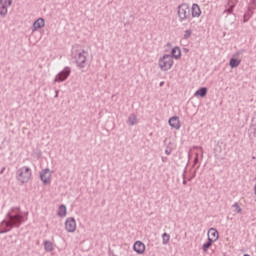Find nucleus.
I'll return each mask as SVG.
<instances>
[{
    "mask_svg": "<svg viewBox=\"0 0 256 256\" xmlns=\"http://www.w3.org/2000/svg\"><path fill=\"white\" fill-rule=\"evenodd\" d=\"M244 256H250V255H248V254H245Z\"/></svg>",
    "mask_w": 256,
    "mask_h": 256,
    "instance_id": "a878e982",
    "label": "nucleus"
},
{
    "mask_svg": "<svg viewBox=\"0 0 256 256\" xmlns=\"http://www.w3.org/2000/svg\"><path fill=\"white\" fill-rule=\"evenodd\" d=\"M213 243H214L213 241L208 240V242L203 244V246H202L203 251H205V253H207V250L209 249V247H211V245H213Z\"/></svg>",
    "mask_w": 256,
    "mask_h": 256,
    "instance_id": "f3484780",
    "label": "nucleus"
},
{
    "mask_svg": "<svg viewBox=\"0 0 256 256\" xmlns=\"http://www.w3.org/2000/svg\"><path fill=\"white\" fill-rule=\"evenodd\" d=\"M65 229L68 233H75V230L77 229V222H75V219L68 218L65 222Z\"/></svg>",
    "mask_w": 256,
    "mask_h": 256,
    "instance_id": "39448f33",
    "label": "nucleus"
},
{
    "mask_svg": "<svg viewBox=\"0 0 256 256\" xmlns=\"http://www.w3.org/2000/svg\"><path fill=\"white\" fill-rule=\"evenodd\" d=\"M234 208L236 213H241V207L239 206V204H234Z\"/></svg>",
    "mask_w": 256,
    "mask_h": 256,
    "instance_id": "b1692460",
    "label": "nucleus"
},
{
    "mask_svg": "<svg viewBox=\"0 0 256 256\" xmlns=\"http://www.w3.org/2000/svg\"><path fill=\"white\" fill-rule=\"evenodd\" d=\"M160 86H163V82L160 83Z\"/></svg>",
    "mask_w": 256,
    "mask_h": 256,
    "instance_id": "393cba45",
    "label": "nucleus"
},
{
    "mask_svg": "<svg viewBox=\"0 0 256 256\" xmlns=\"http://www.w3.org/2000/svg\"><path fill=\"white\" fill-rule=\"evenodd\" d=\"M7 7L8 6H3L0 4V15L5 16V14L7 13Z\"/></svg>",
    "mask_w": 256,
    "mask_h": 256,
    "instance_id": "412c9836",
    "label": "nucleus"
},
{
    "mask_svg": "<svg viewBox=\"0 0 256 256\" xmlns=\"http://www.w3.org/2000/svg\"><path fill=\"white\" fill-rule=\"evenodd\" d=\"M219 240V232L215 228H210L208 230V241H212L215 243V241Z\"/></svg>",
    "mask_w": 256,
    "mask_h": 256,
    "instance_id": "0eeeda50",
    "label": "nucleus"
},
{
    "mask_svg": "<svg viewBox=\"0 0 256 256\" xmlns=\"http://www.w3.org/2000/svg\"><path fill=\"white\" fill-rule=\"evenodd\" d=\"M134 251L139 255H143L145 253V244L141 241H137L134 243Z\"/></svg>",
    "mask_w": 256,
    "mask_h": 256,
    "instance_id": "6e6552de",
    "label": "nucleus"
},
{
    "mask_svg": "<svg viewBox=\"0 0 256 256\" xmlns=\"http://www.w3.org/2000/svg\"><path fill=\"white\" fill-rule=\"evenodd\" d=\"M40 177L44 185H49V183H51V171L49 169L42 171Z\"/></svg>",
    "mask_w": 256,
    "mask_h": 256,
    "instance_id": "423d86ee",
    "label": "nucleus"
},
{
    "mask_svg": "<svg viewBox=\"0 0 256 256\" xmlns=\"http://www.w3.org/2000/svg\"><path fill=\"white\" fill-rule=\"evenodd\" d=\"M239 65H241V60H238V59H235V58H232L230 60V67L235 68V67H239Z\"/></svg>",
    "mask_w": 256,
    "mask_h": 256,
    "instance_id": "2eb2a0df",
    "label": "nucleus"
},
{
    "mask_svg": "<svg viewBox=\"0 0 256 256\" xmlns=\"http://www.w3.org/2000/svg\"><path fill=\"white\" fill-rule=\"evenodd\" d=\"M44 247H45L46 251H51L53 249V243L45 242Z\"/></svg>",
    "mask_w": 256,
    "mask_h": 256,
    "instance_id": "4be33fe9",
    "label": "nucleus"
},
{
    "mask_svg": "<svg viewBox=\"0 0 256 256\" xmlns=\"http://www.w3.org/2000/svg\"><path fill=\"white\" fill-rule=\"evenodd\" d=\"M172 55L174 59H179V57H181V49L179 47H175L172 49Z\"/></svg>",
    "mask_w": 256,
    "mask_h": 256,
    "instance_id": "4468645a",
    "label": "nucleus"
},
{
    "mask_svg": "<svg viewBox=\"0 0 256 256\" xmlns=\"http://www.w3.org/2000/svg\"><path fill=\"white\" fill-rule=\"evenodd\" d=\"M162 239H163L164 245H167V243H169V240L171 239V236L169 234H167V233H164L162 235Z\"/></svg>",
    "mask_w": 256,
    "mask_h": 256,
    "instance_id": "a211bd4d",
    "label": "nucleus"
},
{
    "mask_svg": "<svg viewBox=\"0 0 256 256\" xmlns=\"http://www.w3.org/2000/svg\"><path fill=\"white\" fill-rule=\"evenodd\" d=\"M169 125L173 129H181V121H179V117L174 116L169 119Z\"/></svg>",
    "mask_w": 256,
    "mask_h": 256,
    "instance_id": "1a4fd4ad",
    "label": "nucleus"
},
{
    "mask_svg": "<svg viewBox=\"0 0 256 256\" xmlns=\"http://www.w3.org/2000/svg\"><path fill=\"white\" fill-rule=\"evenodd\" d=\"M18 179L21 183H27L31 179V170L27 167L22 168L19 171Z\"/></svg>",
    "mask_w": 256,
    "mask_h": 256,
    "instance_id": "20e7f679",
    "label": "nucleus"
},
{
    "mask_svg": "<svg viewBox=\"0 0 256 256\" xmlns=\"http://www.w3.org/2000/svg\"><path fill=\"white\" fill-rule=\"evenodd\" d=\"M0 5L4 7H9L11 6V0H0Z\"/></svg>",
    "mask_w": 256,
    "mask_h": 256,
    "instance_id": "aec40b11",
    "label": "nucleus"
},
{
    "mask_svg": "<svg viewBox=\"0 0 256 256\" xmlns=\"http://www.w3.org/2000/svg\"><path fill=\"white\" fill-rule=\"evenodd\" d=\"M195 97H206L207 96V88H200L195 92Z\"/></svg>",
    "mask_w": 256,
    "mask_h": 256,
    "instance_id": "ddd939ff",
    "label": "nucleus"
},
{
    "mask_svg": "<svg viewBox=\"0 0 256 256\" xmlns=\"http://www.w3.org/2000/svg\"><path fill=\"white\" fill-rule=\"evenodd\" d=\"M69 73H70V71L68 69H65L64 71L60 72L56 76L55 81L56 82L65 81V79H67L69 77Z\"/></svg>",
    "mask_w": 256,
    "mask_h": 256,
    "instance_id": "9d476101",
    "label": "nucleus"
},
{
    "mask_svg": "<svg viewBox=\"0 0 256 256\" xmlns=\"http://www.w3.org/2000/svg\"><path fill=\"white\" fill-rule=\"evenodd\" d=\"M33 27L35 30L45 27V20L43 18H39L34 22Z\"/></svg>",
    "mask_w": 256,
    "mask_h": 256,
    "instance_id": "9b49d317",
    "label": "nucleus"
},
{
    "mask_svg": "<svg viewBox=\"0 0 256 256\" xmlns=\"http://www.w3.org/2000/svg\"><path fill=\"white\" fill-rule=\"evenodd\" d=\"M128 121L130 125H135L137 123V116L135 115L130 116Z\"/></svg>",
    "mask_w": 256,
    "mask_h": 256,
    "instance_id": "6ab92c4d",
    "label": "nucleus"
},
{
    "mask_svg": "<svg viewBox=\"0 0 256 256\" xmlns=\"http://www.w3.org/2000/svg\"><path fill=\"white\" fill-rule=\"evenodd\" d=\"M200 15H201V8H199V5L193 4L192 5V16L199 17Z\"/></svg>",
    "mask_w": 256,
    "mask_h": 256,
    "instance_id": "f8f14e48",
    "label": "nucleus"
},
{
    "mask_svg": "<svg viewBox=\"0 0 256 256\" xmlns=\"http://www.w3.org/2000/svg\"><path fill=\"white\" fill-rule=\"evenodd\" d=\"M159 67L162 71H169L173 67V57L165 55L159 60Z\"/></svg>",
    "mask_w": 256,
    "mask_h": 256,
    "instance_id": "f03ea898",
    "label": "nucleus"
},
{
    "mask_svg": "<svg viewBox=\"0 0 256 256\" xmlns=\"http://www.w3.org/2000/svg\"><path fill=\"white\" fill-rule=\"evenodd\" d=\"M59 217H65L67 215V208L65 206H60L58 210Z\"/></svg>",
    "mask_w": 256,
    "mask_h": 256,
    "instance_id": "dca6fc26",
    "label": "nucleus"
},
{
    "mask_svg": "<svg viewBox=\"0 0 256 256\" xmlns=\"http://www.w3.org/2000/svg\"><path fill=\"white\" fill-rule=\"evenodd\" d=\"M191 34H192L191 30H186L184 32V39H189V37H191Z\"/></svg>",
    "mask_w": 256,
    "mask_h": 256,
    "instance_id": "5701e85b",
    "label": "nucleus"
},
{
    "mask_svg": "<svg viewBox=\"0 0 256 256\" xmlns=\"http://www.w3.org/2000/svg\"><path fill=\"white\" fill-rule=\"evenodd\" d=\"M191 13V10L189 9L188 4H181L178 7V17L184 21V19H187L189 17V14Z\"/></svg>",
    "mask_w": 256,
    "mask_h": 256,
    "instance_id": "7ed1b4c3",
    "label": "nucleus"
},
{
    "mask_svg": "<svg viewBox=\"0 0 256 256\" xmlns=\"http://www.w3.org/2000/svg\"><path fill=\"white\" fill-rule=\"evenodd\" d=\"M27 215H29L27 212L24 214V216L21 215L19 208L13 209L10 213V220L2 223V227H7V229L2 231V233L9 231L13 225H19V223H22V221H26Z\"/></svg>",
    "mask_w": 256,
    "mask_h": 256,
    "instance_id": "f257e3e1",
    "label": "nucleus"
}]
</instances>
